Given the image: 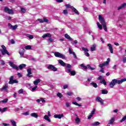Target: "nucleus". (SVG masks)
Instances as JSON below:
<instances>
[{
	"label": "nucleus",
	"mask_w": 126,
	"mask_h": 126,
	"mask_svg": "<svg viewBox=\"0 0 126 126\" xmlns=\"http://www.w3.org/2000/svg\"><path fill=\"white\" fill-rule=\"evenodd\" d=\"M64 37L66 38V39L69 40V41H73V39H72L71 37H70V36L67 34V33L65 34Z\"/></svg>",
	"instance_id": "a878e982"
},
{
	"label": "nucleus",
	"mask_w": 126,
	"mask_h": 126,
	"mask_svg": "<svg viewBox=\"0 0 126 126\" xmlns=\"http://www.w3.org/2000/svg\"><path fill=\"white\" fill-rule=\"evenodd\" d=\"M72 10L76 13V14H77L78 15H79V13L78 12V11L74 7L72 8Z\"/></svg>",
	"instance_id": "c756f323"
},
{
	"label": "nucleus",
	"mask_w": 126,
	"mask_h": 126,
	"mask_svg": "<svg viewBox=\"0 0 126 126\" xmlns=\"http://www.w3.org/2000/svg\"><path fill=\"white\" fill-rule=\"evenodd\" d=\"M1 47L2 49L1 50L2 55H7L9 56V53L7 51V50H6V47H5L4 45H1Z\"/></svg>",
	"instance_id": "39448f33"
},
{
	"label": "nucleus",
	"mask_w": 126,
	"mask_h": 126,
	"mask_svg": "<svg viewBox=\"0 0 126 126\" xmlns=\"http://www.w3.org/2000/svg\"><path fill=\"white\" fill-rule=\"evenodd\" d=\"M9 84H14V83H18V81L16 79H14V76H11L9 79Z\"/></svg>",
	"instance_id": "423d86ee"
},
{
	"label": "nucleus",
	"mask_w": 126,
	"mask_h": 126,
	"mask_svg": "<svg viewBox=\"0 0 126 126\" xmlns=\"http://www.w3.org/2000/svg\"><path fill=\"white\" fill-rule=\"evenodd\" d=\"M19 94H23V89H20L18 91Z\"/></svg>",
	"instance_id": "864d4df0"
},
{
	"label": "nucleus",
	"mask_w": 126,
	"mask_h": 126,
	"mask_svg": "<svg viewBox=\"0 0 126 126\" xmlns=\"http://www.w3.org/2000/svg\"><path fill=\"white\" fill-rule=\"evenodd\" d=\"M37 21H39L40 22V23H44V21L42 19H38Z\"/></svg>",
	"instance_id": "13d9d810"
},
{
	"label": "nucleus",
	"mask_w": 126,
	"mask_h": 126,
	"mask_svg": "<svg viewBox=\"0 0 126 126\" xmlns=\"http://www.w3.org/2000/svg\"><path fill=\"white\" fill-rule=\"evenodd\" d=\"M22 115H24V116H29V112H24L22 113Z\"/></svg>",
	"instance_id": "09e8293b"
},
{
	"label": "nucleus",
	"mask_w": 126,
	"mask_h": 126,
	"mask_svg": "<svg viewBox=\"0 0 126 126\" xmlns=\"http://www.w3.org/2000/svg\"><path fill=\"white\" fill-rule=\"evenodd\" d=\"M11 43L15 44V41H14L13 39H11Z\"/></svg>",
	"instance_id": "774afa93"
},
{
	"label": "nucleus",
	"mask_w": 126,
	"mask_h": 126,
	"mask_svg": "<svg viewBox=\"0 0 126 126\" xmlns=\"http://www.w3.org/2000/svg\"><path fill=\"white\" fill-rule=\"evenodd\" d=\"M96 47H97V45H96V44H94L91 47V51L92 52H94V51H96Z\"/></svg>",
	"instance_id": "4be33fe9"
},
{
	"label": "nucleus",
	"mask_w": 126,
	"mask_h": 126,
	"mask_svg": "<svg viewBox=\"0 0 126 126\" xmlns=\"http://www.w3.org/2000/svg\"><path fill=\"white\" fill-rule=\"evenodd\" d=\"M125 6H126V3H124L122 4L120 6L118 7V10H120V9H122V8H124Z\"/></svg>",
	"instance_id": "c85d7f7f"
},
{
	"label": "nucleus",
	"mask_w": 126,
	"mask_h": 126,
	"mask_svg": "<svg viewBox=\"0 0 126 126\" xmlns=\"http://www.w3.org/2000/svg\"><path fill=\"white\" fill-rule=\"evenodd\" d=\"M65 6L67 8H71V9H72V8L73 7V6L70 5V4H66L65 5Z\"/></svg>",
	"instance_id": "4c0bfd02"
},
{
	"label": "nucleus",
	"mask_w": 126,
	"mask_h": 126,
	"mask_svg": "<svg viewBox=\"0 0 126 126\" xmlns=\"http://www.w3.org/2000/svg\"><path fill=\"white\" fill-rule=\"evenodd\" d=\"M9 64L10 66H11V67L16 69V70H18L19 69L21 70H22V69H23V67H25V66H26V64H20L18 67V66H17L15 64H13V63H12L11 62H9Z\"/></svg>",
	"instance_id": "f03ea898"
},
{
	"label": "nucleus",
	"mask_w": 126,
	"mask_h": 126,
	"mask_svg": "<svg viewBox=\"0 0 126 126\" xmlns=\"http://www.w3.org/2000/svg\"><path fill=\"white\" fill-rule=\"evenodd\" d=\"M110 61L111 60L110 58H108L106 62H105L104 63L99 65V67H100V68H103V66H105V65H108V64H109L110 63Z\"/></svg>",
	"instance_id": "6e6552de"
},
{
	"label": "nucleus",
	"mask_w": 126,
	"mask_h": 126,
	"mask_svg": "<svg viewBox=\"0 0 126 126\" xmlns=\"http://www.w3.org/2000/svg\"><path fill=\"white\" fill-rule=\"evenodd\" d=\"M93 78V76H91L89 78H88V81H89V82H90V81L92 80Z\"/></svg>",
	"instance_id": "680f3d73"
},
{
	"label": "nucleus",
	"mask_w": 126,
	"mask_h": 126,
	"mask_svg": "<svg viewBox=\"0 0 126 126\" xmlns=\"http://www.w3.org/2000/svg\"><path fill=\"white\" fill-rule=\"evenodd\" d=\"M48 69H51L53 71H57L58 68L55 67L53 65L49 64L47 66Z\"/></svg>",
	"instance_id": "9b49d317"
},
{
	"label": "nucleus",
	"mask_w": 126,
	"mask_h": 126,
	"mask_svg": "<svg viewBox=\"0 0 126 126\" xmlns=\"http://www.w3.org/2000/svg\"><path fill=\"white\" fill-rule=\"evenodd\" d=\"M31 116L32 117H33V118H35L36 119H37V118H38V114H37V113H32L31 114Z\"/></svg>",
	"instance_id": "7c9ffc66"
},
{
	"label": "nucleus",
	"mask_w": 126,
	"mask_h": 126,
	"mask_svg": "<svg viewBox=\"0 0 126 126\" xmlns=\"http://www.w3.org/2000/svg\"><path fill=\"white\" fill-rule=\"evenodd\" d=\"M58 62H59V63L61 65H62V66H65V65H66V63H64V62H63V60H58Z\"/></svg>",
	"instance_id": "b1692460"
},
{
	"label": "nucleus",
	"mask_w": 126,
	"mask_h": 126,
	"mask_svg": "<svg viewBox=\"0 0 126 126\" xmlns=\"http://www.w3.org/2000/svg\"><path fill=\"white\" fill-rule=\"evenodd\" d=\"M48 37V38H51L52 37V34H51L50 33H46L43 35L42 38L43 39H45V38H47Z\"/></svg>",
	"instance_id": "aec40b11"
},
{
	"label": "nucleus",
	"mask_w": 126,
	"mask_h": 126,
	"mask_svg": "<svg viewBox=\"0 0 126 126\" xmlns=\"http://www.w3.org/2000/svg\"><path fill=\"white\" fill-rule=\"evenodd\" d=\"M65 70L66 72H67V73H70L71 75L73 76H74V75H75V74H76L75 71L74 70L71 71V65L69 64H66V66L65 68Z\"/></svg>",
	"instance_id": "7ed1b4c3"
},
{
	"label": "nucleus",
	"mask_w": 126,
	"mask_h": 126,
	"mask_svg": "<svg viewBox=\"0 0 126 126\" xmlns=\"http://www.w3.org/2000/svg\"><path fill=\"white\" fill-rule=\"evenodd\" d=\"M37 88H38V86H35L34 87H33V88H32V89L31 91H32V92H35V91H36V89H37Z\"/></svg>",
	"instance_id": "79ce46f5"
},
{
	"label": "nucleus",
	"mask_w": 126,
	"mask_h": 126,
	"mask_svg": "<svg viewBox=\"0 0 126 126\" xmlns=\"http://www.w3.org/2000/svg\"><path fill=\"white\" fill-rule=\"evenodd\" d=\"M8 27L9 29H10L11 30H13L14 31L16 29H17V27H18V25H15L14 26H13L10 23L8 24Z\"/></svg>",
	"instance_id": "1a4fd4ad"
},
{
	"label": "nucleus",
	"mask_w": 126,
	"mask_h": 126,
	"mask_svg": "<svg viewBox=\"0 0 126 126\" xmlns=\"http://www.w3.org/2000/svg\"><path fill=\"white\" fill-rule=\"evenodd\" d=\"M102 78H103V77L102 76H99V77L97 78V80H102Z\"/></svg>",
	"instance_id": "e2e57ef3"
},
{
	"label": "nucleus",
	"mask_w": 126,
	"mask_h": 126,
	"mask_svg": "<svg viewBox=\"0 0 126 126\" xmlns=\"http://www.w3.org/2000/svg\"><path fill=\"white\" fill-rule=\"evenodd\" d=\"M96 24L97 25L98 28H99L100 30H102L103 29V27H102V25H100V23L97 22Z\"/></svg>",
	"instance_id": "f704fd0d"
},
{
	"label": "nucleus",
	"mask_w": 126,
	"mask_h": 126,
	"mask_svg": "<svg viewBox=\"0 0 126 126\" xmlns=\"http://www.w3.org/2000/svg\"><path fill=\"white\" fill-rule=\"evenodd\" d=\"M58 97H59V98H62L63 97V94H61V93H58L57 94Z\"/></svg>",
	"instance_id": "5fc2aeb1"
},
{
	"label": "nucleus",
	"mask_w": 126,
	"mask_h": 126,
	"mask_svg": "<svg viewBox=\"0 0 126 126\" xmlns=\"http://www.w3.org/2000/svg\"><path fill=\"white\" fill-rule=\"evenodd\" d=\"M17 75L18 77H22V75L20 73H18Z\"/></svg>",
	"instance_id": "338daca9"
},
{
	"label": "nucleus",
	"mask_w": 126,
	"mask_h": 126,
	"mask_svg": "<svg viewBox=\"0 0 126 126\" xmlns=\"http://www.w3.org/2000/svg\"><path fill=\"white\" fill-rule=\"evenodd\" d=\"M25 49L26 50H31L32 47L30 45H27V46L25 47Z\"/></svg>",
	"instance_id": "37998d69"
},
{
	"label": "nucleus",
	"mask_w": 126,
	"mask_h": 126,
	"mask_svg": "<svg viewBox=\"0 0 126 126\" xmlns=\"http://www.w3.org/2000/svg\"><path fill=\"white\" fill-rule=\"evenodd\" d=\"M98 19L99 22L102 24L103 29L106 32L107 31V26H106V22H105V19L101 15H98Z\"/></svg>",
	"instance_id": "20e7f679"
},
{
	"label": "nucleus",
	"mask_w": 126,
	"mask_h": 126,
	"mask_svg": "<svg viewBox=\"0 0 126 126\" xmlns=\"http://www.w3.org/2000/svg\"><path fill=\"white\" fill-rule=\"evenodd\" d=\"M100 83H101V84H104L105 86L107 85V82H106V80L105 79H103L102 81H101Z\"/></svg>",
	"instance_id": "e433bc0d"
},
{
	"label": "nucleus",
	"mask_w": 126,
	"mask_h": 126,
	"mask_svg": "<svg viewBox=\"0 0 126 126\" xmlns=\"http://www.w3.org/2000/svg\"><path fill=\"white\" fill-rule=\"evenodd\" d=\"M75 121L76 124H79V123H80V119H79L78 117H76Z\"/></svg>",
	"instance_id": "ea45409f"
},
{
	"label": "nucleus",
	"mask_w": 126,
	"mask_h": 126,
	"mask_svg": "<svg viewBox=\"0 0 126 126\" xmlns=\"http://www.w3.org/2000/svg\"><path fill=\"white\" fill-rule=\"evenodd\" d=\"M95 112H96V109H94L92 111L91 113L90 114V115L88 117V120H90L93 116H94V114H95Z\"/></svg>",
	"instance_id": "f3484780"
},
{
	"label": "nucleus",
	"mask_w": 126,
	"mask_h": 126,
	"mask_svg": "<svg viewBox=\"0 0 126 126\" xmlns=\"http://www.w3.org/2000/svg\"><path fill=\"white\" fill-rule=\"evenodd\" d=\"M73 53H74V52H73L71 48H69V54L70 55H72Z\"/></svg>",
	"instance_id": "603ef678"
},
{
	"label": "nucleus",
	"mask_w": 126,
	"mask_h": 126,
	"mask_svg": "<svg viewBox=\"0 0 126 126\" xmlns=\"http://www.w3.org/2000/svg\"><path fill=\"white\" fill-rule=\"evenodd\" d=\"M95 100H96V102H98V103H100V104H101V105H104V100H103L99 96L96 97Z\"/></svg>",
	"instance_id": "4468645a"
},
{
	"label": "nucleus",
	"mask_w": 126,
	"mask_h": 126,
	"mask_svg": "<svg viewBox=\"0 0 126 126\" xmlns=\"http://www.w3.org/2000/svg\"><path fill=\"white\" fill-rule=\"evenodd\" d=\"M6 110H7V107H5L3 108L2 109H0V112H1V113H4V112H6Z\"/></svg>",
	"instance_id": "58836bf2"
},
{
	"label": "nucleus",
	"mask_w": 126,
	"mask_h": 126,
	"mask_svg": "<svg viewBox=\"0 0 126 126\" xmlns=\"http://www.w3.org/2000/svg\"><path fill=\"white\" fill-rule=\"evenodd\" d=\"M65 105L66 108H69L70 107V104L67 102L65 103Z\"/></svg>",
	"instance_id": "6e6d98bb"
},
{
	"label": "nucleus",
	"mask_w": 126,
	"mask_h": 126,
	"mask_svg": "<svg viewBox=\"0 0 126 126\" xmlns=\"http://www.w3.org/2000/svg\"><path fill=\"white\" fill-rule=\"evenodd\" d=\"M43 119L48 122V123H51V119H50V116H48V115H45L43 117Z\"/></svg>",
	"instance_id": "5701e85b"
},
{
	"label": "nucleus",
	"mask_w": 126,
	"mask_h": 126,
	"mask_svg": "<svg viewBox=\"0 0 126 126\" xmlns=\"http://www.w3.org/2000/svg\"><path fill=\"white\" fill-rule=\"evenodd\" d=\"M100 124V123L99 122H95L94 123H93L92 125V126H99Z\"/></svg>",
	"instance_id": "a19ab883"
},
{
	"label": "nucleus",
	"mask_w": 126,
	"mask_h": 126,
	"mask_svg": "<svg viewBox=\"0 0 126 126\" xmlns=\"http://www.w3.org/2000/svg\"><path fill=\"white\" fill-rule=\"evenodd\" d=\"M91 85H92V86H93V87H94V88H97L98 87V85H97V84L94 82L91 83Z\"/></svg>",
	"instance_id": "2f4dec72"
},
{
	"label": "nucleus",
	"mask_w": 126,
	"mask_h": 126,
	"mask_svg": "<svg viewBox=\"0 0 126 126\" xmlns=\"http://www.w3.org/2000/svg\"><path fill=\"white\" fill-rule=\"evenodd\" d=\"M101 93L102 94H108V90L106 89H103L101 90Z\"/></svg>",
	"instance_id": "473e14b6"
},
{
	"label": "nucleus",
	"mask_w": 126,
	"mask_h": 126,
	"mask_svg": "<svg viewBox=\"0 0 126 126\" xmlns=\"http://www.w3.org/2000/svg\"><path fill=\"white\" fill-rule=\"evenodd\" d=\"M67 95H68V96H72V95H73V93L71 92H68L67 93Z\"/></svg>",
	"instance_id": "bf43d9fd"
},
{
	"label": "nucleus",
	"mask_w": 126,
	"mask_h": 126,
	"mask_svg": "<svg viewBox=\"0 0 126 126\" xmlns=\"http://www.w3.org/2000/svg\"><path fill=\"white\" fill-rule=\"evenodd\" d=\"M87 67L89 68V69H91V70H94V69H95V68L91 67V66L90 64H88L87 66H85L83 67L84 69L86 70L87 69Z\"/></svg>",
	"instance_id": "6ab92c4d"
},
{
	"label": "nucleus",
	"mask_w": 126,
	"mask_h": 126,
	"mask_svg": "<svg viewBox=\"0 0 126 126\" xmlns=\"http://www.w3.org/2000/svg\"><path fill=\"white\" fill-rule=\"evenodd\" d=\"M54 56L56 57V58H60L61 59H63L64 60L65 59V56L64 55L58 52H56L54 53Z\"/></svg>",
	"instance_id": "0eeeda50"
},
{
	"label": "nucleus",
	"mask_w": 126,
	"mask_h": 126,
	"mask_svg": "<svg viewBox=\"0 0 126 126\" xmlns=\"http://www.w3.org/2000/svg\"><path fill=\"white\" fill-rule=\"evenodd\" d=\"M53 41H54V39L51 38H49L48 40V43H53Z\"/></svg>",
	"instance_id": "4d7b16f0"
},
{
	"label": "nucleus",
	"mask_w": 126,
	"mask_h": 126,
	"mask_svg": "<svg viewBox=\"0 0 126 126\" xmlns=\"http://www.w3.org/2000/svg\"><path fill=\"white\" fill-rule=\"evenodd\" d=\"M21 11L23 13H25V12H26V9H25V8H21Z\"/></svg>",
	"instance_id": "de8ad7c7"
},
{
	"label": "nucleus",
	"mask_w": 126,
	"mask_h": 126,
	"mask_svg": "<svg viewBox=\"0 0 126 126\" xmlns=\"http://www.w3.org/2000/svg\"><path fill=\"white\" fill-rule=\"evenodd\" d=\"M67 88H68V85H64L63 86V89H66Z\"/></svg>",
	"instance_id": "052dcab7"
},
{
	"label": "nucleus",
	"mask_w": 126,
	"mask_h": 126,
	"mask_svg": "<svg viewBox=\"0 0 126 126\" xmlns=\"http://www.w3.org/2000/svg\"><path fill=\"white\" fill-rule=\"evenodd\" d=\"M82 51H84L85 53V56H86V57H89L90 56V55L88 53V52H89V50H88V49L84 47H82Z\"/></svg>",
	"instance_id": "ddd939ff"
},
{
	"label": "nucleus",
	"mask_w": 126,
	"mask_h": 126,
	"mask_svg": "<svg viewBox=\"0 0 126 126\" xmlns=\"http://www.w3.org/2000/svg\"><path fill=\"white\" fill-rule=\"evenodd\" d=\"M10 122L11 123L13 126H16V122L13 120H10Z\"/></svg>",
	"instance_id": "72a5a7b5"
},
{
	"label": "nucleus",
	"mask_w": 126,
	"mask_h": 126,
	"mask_svg": "<svg viewBox=\"0 0 126 126\" xmlns=\"http://www.w3.org/2000/svg\"><path fill=\"white\" fill-rule=\"evenodd\" d=\"M63 14H64L65 15H66V14H67V13H68V12L67 11V10L65 9L63 11Z\"/></svg>",
	"instance_id": "3c124183"
},
{
	"label": "nucleus",
	"mask_w": 126,
	"mask_h": 126,
	"mask_svg": "<svg viewBox=\"0 0 126 126\" xmlns=\"http://www.w3.org/2000/svg\"><path fill=\"white\" fill-rule=\"evenodd\" d=\"M123 63H126V57L123 58Z\"/></svg>",
	"instance_id": "69168bd1"
},
{
	"label": "nucleus",
	"mask_w": 126,
	"mask_h": 126,
	"mask_svg": "<svg viewBox=\"0 0 126 126\" xmlns=\"http://www.w3.org/2000/svg\"><path fill=\"white\" fill-rule=\"evenodd\" d=\"M41 101L42 103H45V102H46V100H45L44 98H40V99H38L36 100V102H37V103H40V102Z\"/></svg>",
	"instance_id": "cd10ccee"
},
{
	"label": "nucleus",
	"mask_w": 126,
	"mask_h": 126,
	"mask_svg": "<svg viewBox=\"0 0 126 126\" xmlns=\"http://www.w3.org/2000/svg\"><path fill=\"white\" fill-rule=\"evenodd\" d=\"M2 125L3 126H9V124H6V123H3Z\"/></svg>",
	"instance_id": "0e129e2a"
},
{
	"label": "nucleus",
	"mask_w": 126,
	"mask_h": 126,
	"mask_svg": "<svg viewBox=\"0 0 126 126\" xmlns=\"http://www.w3.org/2000/svg\"><path fill=\"white\" fill-rule=\"evenodd\" d=\"M72 104H73V105H75V106H78V107H81L82 106L81 104H79L77 102L74 101H73L72 102Z\"/></svg>",
	"instance_id": "c9c22d12"
},
{
	"label": "nucleus",
	"mask_w": 126,
	"mask_h": 126,
	"mask_svg": "<svg viewBox=\"0 0 126 126\" xmlns=\"http://www.w3.org/2000/svg\"><path fill=\"white\" fill-rule=\"evenodd\" d=\"M126 120V115L123 117L121 120H120V123H123V122H125Z\"/></svg>",
	"instance_id": "49530a36"
},
{
	"label": "nucleus",
	"mask_w": 126,
	"mask_h": 126,
	"mask_svg": "<svg viewBox=\"0 0 126 126\" xmlns=\"http://www.w3.org/2000/svg\"><path fill=\"white\" fill-rule=\"evenodd\" d=\"M40 82H41V80L40 79H38L35 80L33 82V84H34L35 85H38V84H39V83H40Z\"/></svg>",
	"instance_id": "bb28decb"
},
{
	"label": "nucleus",
	"mask_w": 126,
	"mask_h": 126,
	"mask_svg": "<svg viewBox=\"0 0 126 126\" xmlns=\"http://www.w3.org/2000/svg\"><path fill=\"white\" fill-rule=\"evenodd\" d=\"M107 47H108L111 54H114V49H113V46L112 44L111 43H108L107 44Z\"/></svg>",
	"instance_id": "2eb2a0df"
},
{
	"label": "nucleus",
	"mask_w": 126,
	"mask_h": 126,
	"mask_svg": "<svg viewBox=\"0 0 126 126\" xmlns=\"http://www.w3.org/2000/svg\"><path fill=\"white\" fill-rule=\"evenodd\" d=\"M27 37L28 38H29V39H30L31 40H32V39H33V38H34V36L32 34H28L27 35Z\"/></svg>",
	"instance_id": "c03bdc74"
},
{
	"label": "nucleus",
	"mask_w": 126,
	"mask_h": 126,
	"mask_svg": "<svg viewBox=\"0 0 126 126\" xmlns=\"http://www.w3.org/2000/svg\"><path fill=\"white\" fill-rule=\"evenodd\" d=\"M7 101H8V99L7 98H5L3 100H2L1 102L2 103H7Z\"/></svg>",
	"instance_id": "8fccbe9b"
},
{
	"label": "nucleus",
	"mask_w": 126,
	"mask_h": 126,
	"mask_svg": "<svg viewBox=\"0 0 126 126\" xmlns=\"http://www.w3.org/2000/svg\"><path fill=\"white\" fill-rule=\"evenodd\" d=\"M4 11L8 14H13V10L8 8L7 7H5Z\"/></svg>",
	"instance_id": "9d476101"
},
{
	"label": "nucleus",
	"mask_w": 126,
	"mask_h": 126,
	"mask_svg": "<svg viewBox=\"0 0 126 126\" xmlns=\"http://www.w3.org/2000/svg\"><path fill=\"white\" fill-rule=\"evenodd\" d=\"M24 52H25V50L23 48H22L19 52V54L22 58L24 56Z\"/></svg>",
	"instance_id": "412c9836"
},
{
	"label": "nucleus",
	"mask_w": 126,
	"mask_h": 126,
	"mask_svg": "<svg viewBox=\"0 0 126 126\" xmlns=\"http://www.w3.org/2000/svg\"><path fill=\"white\" fill-rule=\"evenodd\" d=\"M27 71L28 72L27 76H28V77H32V75H31V74H32V69L29 68L27 70Z\"/></svg>",
	"instance_id": "dca6fc26"
},
{
	"label": "nucleus",
	"mask_w": 126,
	"mask_h": 126,
	"mask_svg": "<svg viewBox=\"0 0 126 126\" xmlns=\"http://www.w3.org/2000/svg\"><path fill=\"white\" fill-rule=\"evenodd\" d=\"M125 81H126V78H124L121 80L114 79L109 83V86L110 88H114V86H115L116 84H122L123 82H125Z\"/></svg>",
	"instance_id": "f257e3e1"
},
{
	"label": "nucleus",
	"mask_w": 126,
	"mask_h": 126,
	"mask_svg": "<svg viewBox=\"0 0 126 126\" xmlns=\"http://www.w3.org/2000/svg\"><path fill=\"white\" fill-rule=\"evenodd\" d=\"M116 120V118L115 117H113L112 119H111L109 121V125H113L114 122H115Z\"/></svg>",
	"instance_id": "393cba45"
},
{
	"label": "nucleus",
	"mask_w": 126,
	"mask_h": 126,
	"mask_svg": "<svg viewBox=\"0 0 126 126\" xmlns=\"http://www.w3.org/2000/svg\"><path fill=\"white\" fill-rule=\"evenodd\" d=\"M63 117V114H59V115L55 114V115H54V118H55V119H61Z\"/></svg>",
	"instance_id": "a211bd4d"
},
{
	"label": "nucleus",
	"mask_w": 126,
	"mask_h": 126,
	"mask_svg": "<svg viewBox=\"0 0 126 126\" xmlns=\"http://www.w3.org/2000/svg\"><path fill=\"white\" fill-rule=\"evenodd\" d=\"M1 57V55L0 54V58ZM0 63L2 65H4V64H5V63L3 61V60H0Z\"/></svg>",
	"instance_id": "a18cd8bd"
},
{
	"label": "nucleus",
	"mask_w": 126,
	"mask_h": 126,
	"mask_svg": "<svg viewBox=\"0 0 126 126\" xmlns=\"http://www.w3.org/2000/svg\"><path fill=\"white\" fill-rule=\"evenodd\" d=\"M8 89V85L7 84L4 85L1 88H0V91H5V92H7Z\"/></svg>",
	"instance_id": "f8f14e48"
}]
</instances>
